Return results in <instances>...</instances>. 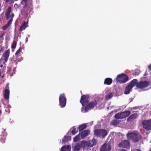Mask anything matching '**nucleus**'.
I'll return each instance as SVG.
<instances>
[{"label":"nucleus","mask_w":151,"mask_h":151,"mask_svg":"<svg viewBox=\"0 0 151 151\" xmlns=\"http://www.w3.org/2000/svg\"><path fill=\"white\" fill-rule=\"evenodd\" d=\"M59 105L61 108L65 106L66 103V99L64 94H61L59 97Z\"/></svg>","instance_id":"nucleus-9"},{"label":"nucleus","mask_w":151,"mask_h":151,"mask_svg":"<svg viewBox=\"0 0 151 151\" xmlns=\"http://www.w3.org/2000/svg\"><path fill=\"white\" fill-rule=\"evenodd\" d=\"M135 151H141L140 150H139L138 149H137Z\"/></svg>","instance_id":"nucleus-41"},{"label":"nucleus","mask_w":151,"mask_h":151,"mask_svg":"<svg viewBox=\"0 0 151 151\" xmlns=\"http://www.w3.org/2000/svg\"><path fill=\"white\" fill-rule=\"evenodd\" d=\"M97 104V102L96 101H93L90 103L85 107H82L81 111L83 113L87 112L88 110L93 108Z\"/></svg>","instance_id":"nucleus-5"},{"label":"nucleus","mask_w":151,"mask_h":151,"mask_svg":"<svg viewBox=\"0 0 151 151\" xmlns=\"http://www.w3.org/2000/svg\"><path fill=\"white\" fill-rule=\"evenodd\" d=\"M137 83V80L136 79H133L132 80L131 83H129V85H130V86H131L132 88L133 87V86H137V84L138 83Z\"/></svg>","instance_id":"nucleus-25"},{"label":"nucleus","mask_w":151,"mask_h":151,"mask_svg":"<svg viewBox=\"0 0 151 151\" xmlns=\"http://www.w3.org/2000/svg\"><path fill=\"white\" fill-rule=\"evenodd\" d=\"M14 6L15 8H17L18 7V6L17 4H15L14 5Z\"/></svg>","instance_id":"nucleus-36"},{"label":"nucleus","mask_w":151,"mask_h":151,"mask_svg":"<svg viewBox=\"0 0 151 151\" xmlns=\"http://www.w3.org/2000/svg\"><path fill=\"white\" fill-rule=\"evenodd\" d=\"M90 133V131L88 130H85L83 131L81 134V138H83L87 136Z\"/></svg>","instance_id":"nucleus-21"},{"label":"nucleus","mask_w":151,"mask_h":151,"mask_svg":"<svg viewBox=\"0 0 151 151\" xmlns=\"http://www.w3.org/2000/svg\"><path fill=\"white\" fill-rule=\"evenodd\" d=\"M119 147L124 148H128L129 146V142L127 140L122 141L118 145Z\"/></svg>","instance_id":"nucleus-13"},{"label":"nucleus","mask_w":151,"mask_h":151,"mask_svg":"<svg viewBox=\"0 0 151 151\" xmlns=\"http://www.w3.org/2000/svg\"><path fill=\"white\" fill-rule=\"evenodd\" d=\"M71 139V137L70 136H65L64 137L63 139L62 140V143H65L66 142L70 141Z\"/></svg>","instance_id":"nucleus-26"},{"label":"nucleus","mask_w":151,"mask_h":151,"mask_svg":"<svg viewBox=\"0 0 151 151\" xmlns=\"http://www.w3.org/2000/svg\"><path fill=\"white\" fill-rule=\"evenodd\" d=\"M2 112L1 110H0V116H1V114Z\"/></svg>","instance_id":"nucleus-42"},{"label":"nucleus","mask_w":151,"mask_h":151,"mask_svg":"<svg viewBox=\"0 0 151 151\" xmlns=\"http://www.w3.org/2000/svg\"><path fill=\"white\" fill-rule=\"evenodd\" d=\"M86 127V125L85 124H83L81 125L79 127H77L78 129H79V131L82 130L84 129H85Z\"/></svg>","instance_id":"nucleus-27"},{"label":"nucleus","mask_w":151,"mask_h":151,"mask_svg":"<svg viewBox=\"0 0 151 151\" xmlns=\"http://www.w3.org/2000/svg\"><path fill=\"white\" fill-rule=\"evenodd\" d=\"M17 44V41L15 40L14 41L11 46L12 48L15 49L16 47Z\"/></svg>","instance_id":"nucleus-31"},{"label":"nucleus","mask_w":151,"mask_h":151,"mask_svg":"<svg viewBox=\"0 0 151 151\" xmlns=\"http://www.w3.org/2000/svg\"><path fill=\"white\" fill-rule=\"evenodd\" d=\"M9 91L8 89H5L4 90L3 93L5 99H9Z\"/></svg>","instance_id":"nucleus-18"},{"label":"nucleus","mask_w":151,"mask_h":151,"mask_svg":"<svg viewBox=\"0 0 151 151\" xmlns=\"http://www.w3.org/2000/svg\"><path fill=\"white\" fill-rule=\"evenodd\" d=\"M81 142L82 147L84 150L89 149L90 147H93L96 144V140L94 139L89 140L88 142L85 140Z\"/></svg>","instance_id":"nucleus-2"},{"label":"nucleus","mask_w":151,"mask_h":151,"mask_svg":"<svg viewBox=\"0 0 151 151\" xmlns=\"http://www.w3.org/2000/svg\"><path fill=\"white\" fill-rule=\"evenodd\" d=\"M137 114H134L131 115L127 119V120L128 122H131L136 119L138 116Z\"/></svg>","instance_id":"nucleus-20"},{"label":"nucleus","mask_w":151,"mask_h":151,"mask_svg":"<svg viewBox=\"0 0 151 151\" xmlns=\"http://www.w3.org/2000/svg\"><path fill=\"white\" fill-rule=\"evenodd\" d=\"M9 1H10V3H12V0H6V2H8Z\"/></svg>","instance_id":"nucleus-35"},{"label":"nucleus","mask_w":151,"mask_h":151,"mask_svg":"<svg viewBox=\"0 0 151 151\" xmlns=\"http://www.w3.org/2000/svg\"><path fill=\"white\" fill-rule=\"evenodd\" d=\"M143 127L147 130H151V119L144 120L142 122Z\"/></svg>","instance_id":"nucleus-10"},{"label":"nucleus","mask_w":151,"mask_h":151,"mask_svg":"<svg viewBox=\"0 0 151 151\" xmlns=\"http://www.w3.org/2000/svg\"><path fill=\"white\" fill-rule=\"evenodd\" d=\"M150 84V82L147 81H140L137 85L138 88L143 89L148 87Z\"/></svg>","instance_id":"nucleus-11"},{"label":"nucleus","mask_w":151,"mask_h":151,"mask_svg":"<svg viewBox=\"0 0 151 151\" xmlns=\"http://www.w3.org/2000/svg\"><path fill=\"white\" fill-rule=\"evenodd\" d=\"M1 4L0 3V11H1Z\"/></svg>","instance_id":"nucleus-39"},{"label":"nucleus","mask_w":151,"mask_h":151,"mask_svg":"<svg viewBox=\"0 0 151 151\" xmlns=\"http://www.w3.org/2000/svg\"><path fill=\"white\" fill-rule=\"evenodd\" d=\"M130 114L129 111H126L116 114L115 115V118L116 119H122L127 117Z\"/></svg>","instance_id":"nucleus-6"},{"label":"nucleus","mask_w":151,"mask_h":151,"mask_svg":"<svg viewBox=\"0 0 151 151\" xmlns=\"http://www.w3.org/2000/svg\"><path fill=\"white\" fill-rule=\"evenodd\" d=\"M15 0V1H17V0Z\"/></svg>","instance_id":"nucleus-43"},{"label":"nucleus","mask_w":151,"mask_h":151,"mask_svg":"<svg viewBox=\"0 0 151 151\" xmlns=\"http://www.w3.org/2000/svg\"><path fill=\"white\" fill-rule=\"evenodd\" d=\"M88 99V96L83 95L81 96L80 102L83 107L85 106L88 103L89 101Z\"/></svg>","instance_id":"nucleus-12"},{"label":"nucleus","mask_w":151,"mask_h":151,"mask_svg":"<svg viewBox=\"0 0 151 151\" xmlns=\"http://www.w3.org/2000/svg\"><path fill=\"white\" fill-rule=\"evenodd\" d=\"M21 51V48L20 47L19 49L17 51L16 53H15L16 55H19L20 54V52Z\"/></svg>","instance_id":"nucleus-32"},{"label":"nucleus","mask_w":151,"mask_h":151,"mask_svg":"<svg viewBox=\"0 0 151 151\" xmlns=\"http://www.w3.org/2000/svg\"><path fill=\"white\" fill-rule=\"evenodd\" d=\"M71 149L70 145L64 146L61 147L60 151H70Z\"/></svg>","instance_id":"nucleus-22"},{"label":"nucleus","mask_w":151,"mask_h":151,"mask_svg":"<svg viewBox=\"0 0 151 151\" xmlns=\"http://www.w3.org/2000/svg\"><path fill=\"white\" fill-rule=\"evenodd\" d=\"M117 111H118L117 110H114L113 111L111 112L110 113V114H111L112 113H116V112Z\"/></svg>","instance_id":"nucleus-34"},{"label":"nucleus","mask_w":151,"mask_h":151,"mask_svg":"<svg viewBox=\"0 0 151 151\" xmlns=\"http://www.w3.org/2000/svg\"><path fill=\"white\" fill-rule=\"evenodd\" d=\"M132 88L130 86V85H128L126 88L124 93L126 94H127L129 93L131 89Z\"/></svg>","instance_id":"nucleus-24"},{"label":"nucleus","mask_w":151,"mask_h":151,"mask_svg":"<svg viewBox=\"0 0 151 151\" xmlns=\"http://www.w3.org/2000/svg\"><path fill=\"white\" fill-rule=\"evenodd\" d=\"M119 123V121L117 120H114L111 122V124L114 126L117 125Z\"/></svg>","instance_id":"nucleus-30"},{"label":"nucleus","mask_w":151,"mask_h":151,"mask_svg":"<svg viewBox=\"0 0 151 151\" xmlns=\"http://www.w3.org/2000/svg\"><path fill=\"white\" fill-rule=\"evenodd\" d=\"M28 41V38L27 37L26 39V43Z\"/></svg>","instance_id":"nucleus-38"},{"label":"nucleus","mask_w":151,"mask_h":151,"mask_svg":"<svg viewBox=\"0 0 151 151\" xmlns=\"http://www.w3.org/2000/svg\"><path fill=\"white\" fill-rule=\"evenodd\" d=\"M73 150L74 151H78L82 147L81 142L80 141L78 143L73 145L72 146Z\"/></svg>","instance_id":"nucleus-16"},{"label":"nucleus","mask_w":151,"mask_h":151,"mask_svg":"<svg viewBox=\"0 0 151 151\" xmlns=\"http://www.w3.org/2000/svg\"><path fill=\"white\" fill-rule=\"evenodd\" d=\"M14 15L13 14H12V17L11 18L9 22H8L7 24L4 26L3 27V29L5 30L7 29L8 28H9V27H10V25L12 24V22L13 20L12 18L14 17Z\"/></svg>","instance_id":"nucleus-19"},{"label":"nucleus","mask_w":151,"mask_h":151,"mask_svg":"<svg viewBox=\"0 0 151 151\" xmlns=\"http://www.w3.org/2000/svg\"><path fill=\"white\" fill-rule=\"evenodd\" d=\"M127 76L124 74H119L116 78L117 81L119 83H123L126 82L128 80Z\"/></svg>","instance_id":"nucleus-4"},{"label":"nucleus","mask_w":151,"mask_h":151,"mask_svg":"<svg viewBox=\"0 0 151 151\" xmlns=\"http://www.w3.org/2000/svg\"><path fill=\"white\" fill-rule=\"evenodd\" d=\"M111 149V147L110 144L105 143L101 148L100 151H109Z\"/></svg>","instance_id":"nucleus-14"},{"label":"nucleus","mask_w":151,"mask_h":151,"mask_svg":"<svg viewBox=\"0 0 151 151\" xmlns=\"http://www.w3.org/2000/svg\"><path fill=\"white\" fill-rule=\"evenodd\" d=\"M127 136L128 139H132L135 142L139 141L142 138L140 134L135 131L128 133L127 134Z\"/></svg>","instance_id":"nucleus-1"},{"label":"nucleus","mask_w":151,"mask_h":151,"mask_svg":"<svg viewBox=\"0 0 151 151\" xmlns=\"http://www.w3.org/2000/svg\"><path fill=\"white\" fill-rule=\"evenodd\" d=\"M80 139V134H79L74 137L73 139V141L75 142H77Z\"/></svg>","instance_id":"nucleus-28"},{"label":"nucleus","mask_w":151,"mask_h":151,"mask_svg":"<svg viewBox=\"0 0 151 151\" xmlns=\"http://www.w3.org/2000/svg\"><path fill=\"white\" fill-rule=\"evenodd\" d=\"M121 151H127L125 150V149H122L121 150Z\"/></svg>","instance_id":"nucleus-40"},{"label":"nucleus","mask_w":151,"mask_h":151,"mask_svg":"<svg viewBox=\"0 0 151 151\" xmlns=\"http://www.w3.org/2000/svg\"><path fill=\"white\" fill-rule=\"evenodd\" d=\"M2 62H1V63H0V67L1 68H2L3 67V64L2 63Z\"/></svg>","instance_id":"nucleus-37"},{"label":"nucleus","mask_w":151,"mask_h":151,"mask_svg":"<svg viewBox=\"0 0 151 151\" xmlns=\"http://www.w3.org/2000/svg\"><path fill=\"white\" fill-rule=\"evenodd\" d=\"M104 91L105 93L106 94L105 96L106 99H109L113 96L114 94V93L110 92L109 89H106Z\"/></svg>","instance_id":"nucleus-15"},{"label":"nucleus","mask_w":151,"mask_h":151,"mask_svg":"<svg viewBox=\"0 0 151 151\" xmlns=\"http://www.w3.org/2000/svg\"><path fill=\"white\" fill-rule=\"evenodd\" d=\"M29 0H22L21 3L22 5L23 8L24 9L25 12L28 13V11L30 8V5H29Z\"/></svg>","instance_id":"nucleus-8"},{"label":"nucleus","mask_w":151,"mask_h":151,"mask_svg":"<svg viewBox=\"0 0 151 151\" xmlns=\"http://www.w3.org/2000/svg\"><path fill=\"white\" fill-rule=\"evenodd\" d=\"M77 130H76L75 126L73 127L70 130L71 131V132L73 134H75L77 132H78V128H77Z\"/></svg>","instance_id":"nucleus-29"},{"label":"nucleus","mask_w":151,"mask_h":151,"mask_svg":"<svg viewBox=\"0 0 151 151\" xmlns=\"http://www.w3.org/2000/svg\"><path fill=\"white\" fill-rule=\"evenodd\" d=\"M112 82V80L110 78H107L105 79L104 83V84L109 85L111 84Z\"/></svg>","instance_id":"nucleus-23"},{"label":"nucleus","mask_w":151,"mask_h":151,"mask_svg":"<svg viewBox=\"0 0 151 151\" xmlns=\"http://www.w3.org/2000/svg\"><path fill=\"white\" fill-rule=\"evenodd\" d=\"M10 50L9 49L7 50L4 53L2 57L0 60V63H2L4 64L7 62L9 56Z\"/></svg>","instance_id":"nucleus-7"},{"label":"nucleus","mask_w":151,"mask_h":151,"mask_svg":"<svg viewBox=\"0 0 151 151\" xmlns=\"http://www.w3.org/2000/svg\"><path fill=\"white\" fill-rule=\"evenodd\" d=\"M11 10V7L10 6H9L7 9L5 15L7 19H9L10 17L12 18V16L10 15V13Z\"/></svg>","instance_id":"nucleus-17"},{"label":"nucleus","mask_w":151,"mask_h":151,"mask_svg":"<svg viewBox=\"0 0 151 151\" xmlns=\"http://www.w3.org/2000/svg\"><path fill=\"white\" fill-rule=\"evenodd\" d=\"M94 133L96 136L102 138L106 136L108 134V132L106 130L103 129L95 130Z\"/></svg>","instance_id":"nucleus-3"},{"label":"nucleus","mask_w":151,"mask_h":151,"mask_svg":"<svg viewBox=\"0 0 151 151\" xmlns=\"http://www.w3.org/2000/svg\"><path fill=\"white\" fill-rule=\"evenodd\" d=\"M25 27H24V26H22L19 29V31H21L23 30H24L25 29Z\"/></svg>","instance_id":"nucleus-33"}]
</instances>
